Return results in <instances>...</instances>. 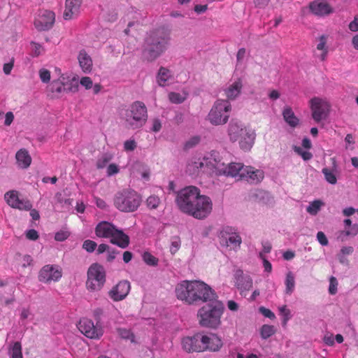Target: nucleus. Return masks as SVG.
<instances>
[{"instance_id": "obj_1", "label": "nucleus", "mask_w": 358, "mask_h": 358, "mask_svg": "<svg viewBox=\"0 0 358 358\" xmlns=\"http://www.w3.org/2000/svg\"><path fill=\"white\" fill-rule=\"evenodd\" d=\"M176 294L179 300L188 304L207 303L217 297L215 292L207 284L198 280L182 281L176 286Z\"/></svg>"}, {"instance_id": "obj_2", "label": "nucleus", "mask_w": 358, "mask_h": 358, "mask_svg": "<svg viewBox=\"0 0 358 358\" xmlns=\"http://www.w3.org/2000/svg\"><path fill=\"white\" fill-rule=\"evenodd\" d=\"M170 41V31L164 27L156 29L145 40L143 55L148 62L158 58L167 48Z\"/></svg>"}, {"instance_id": "obj_3", "label": "nucleus", "mask_w": 358, "mask_h": 358, "mask_svg": "<svg viewBox=\"0 0 358 358\" xmlns=\"http://www.w3.org/2000/svg\"><path fill=\"white\" fill-rule=\"evenodd\" d=\"M120 119L128 129L141 128L148 120V110L145 103L140 101L133 102L127 108L121 110Z\"/></svg>"}, {"instance_id": "obj_4", "label": "nucleus", "mask_w": 358, "mask_h": 358, "mask_svg": "<svg viewBox=\"0 0 358 358\" xmlns=\"http://www.w3.org/2000/svg\"><path fill=\"white\" fill-rule=\"evenodd\" d=\"M207 303L198 310L199 323L203 327L217 329L221 324L224 305L217 296Z\"/></svg>"}, {"instance_id": "obj_5", "label": "nucleus", "mask_w": 358, "mask_h": 358, "mask_svg": "<svg viewBox=\"0 0 358 358\" xmlns=\"http://www.w3.org/2000/svg\"><path fill=\"white\" fill-rule=\"evenodd\" d=\"M141 196L133 189H126L117 192L113 202L116 208L122 212H134L141 203Z\"/></svg>"}, {"instance_id": "obj_6", "label": "nucleus", "mask_w": 358, "mask_h": 358, "mask_svg": "<svg viewBox=\"0 0 358 358\" xmlns=\"http://www.w3.org/2000/svg\"><path fill=\"white\" fill-rule=\"evenodd\" d=\"M231 110V105L229 100L217 99L208 115V120L213 125L225 124L229 120Z\"/></svg>"}, {"instance_id": "obj_7", "label": "nucleus", "mask_w": 358, "mask_h": 358, "mask_svg": "<svg viewBox=\"0 0 358 358\" xmlns=\"http://www.w3.org/2000/svg\"><path fill=\"white\" fill-rule=\"evenodd\" d=\"M200 190L194 186H188L177 193L176 203L178 208L184 213L189 215L192 211L194 202L200 196Z\"/></svg>"}, {"instance_id": "obj_8", "label": "nucleus", "mask_w": 358, "mask_h": 358, "mask_svg": "<svg viewBox=\"0 0 358 358\" xmlns=\"http://www.w3.org/2000/svg\"><path fill=\"white\" fill-rule=\"evenodd\" d=\"M86 288L90 292L100 291L106 281V270L98 263L92 264L87 273Z\"/></svg>"}, {"instance_id": "obj_9", "label": "nucleus", "mask_w": 358, "mask_h": 358, "mask_svg": "<svg viewBox=\"0 0 358 358\" xmlns=\"http://www.w3.org/2000/svg\"><path fill=\"white\" fill-rule=\"evenodd\" d=\"M311 115L317 123L325 120L330 112L331 104L327 99L315 96L309 101Z\"/></svg>"}, {"instance_id": "obj_10", "label": "nucleus", "mask_w": 358, "mask_h": 358, "mask_svg": "<svg viewBox=\"0 0 358 358\" xmlns=\"http://www.w3.org/2000/svg\"><path fill=\"white\" fill-rule=\"evenodd\" d=\"M192 208L189 215L196 219L206 218L212 211V201L210 197L200 194L196 201L194 203Z\"/></svg>"}, {"instance_id": "obj_11", "label": "nucleus", "mask_w": 358, "mask_h": 358, "mask_svg": "<svg viewBox=\"0 0 358 358\" xmlns=\"http://www.w3.org/2000/svg\"><path fill=\"white\" fill-rule=\"evenodd\" d=\"M217 175H223L231 177H238L243 179L245 166L241 163L231 162L227 164L216 162L214 165Z\"/></svg>"}, {"instance_id": "obj_12", "label": "nucleus", "mask_w": 358, "mask_h": 358, "mask_svg": "<svg viewBox=\"0 0 358 358\" xmlns=\"http://www.w3.org/2000/svg\"><path fill=\"white\" fill-rule=\"evenodd\" d=\"M62 276V268L58 265L47 264L42 267L38 273V280L44 283L57 282Z\"/></svg>"}, {"instance_id": "obj_13", "label": "nucleus", "mask_w": 358, "mask_h": 358, "mask_svg": "<svg viewBox=\"0 0 358 358\" xmlns=\"http://www.w3.org/2000/svg\"><path fill=\"white\" fill-rule=\"evenodd\" d=\"M55 22V14L49 10H40L34 20V26L38 31L50 30Z\"/></svg>"}, {"instance_id": "obj_14", "label": "nucleus", "mask_w": 358, "mask_h": 358, "mask_svg": "<svg viewBox=\"0 0 358 358\" xmlns=\"http://www.w3.org/2000/svg\"><path fill=\"white\" fill-rule=\"evenodd\" d=\"M78 329L83 334L91 339H99L103 333L100 326L94 325L93 321L87 318L80 320Z\"/></svg>"}, {"instance_id": "obj_15", "label": "nucleus", "mask_w": 358, "mask_h": 358, "mask_svg": "<svg viewBox=\"0 0 358 358\" xmlns=\"http://www.w3.org/2000/svg\"><path fill=\"white\" fill-rule=\"evenodd\" d=\"M242 243L241 237L239 234L229 227L223 229L220 233V243L226 247H230L231 249L238 250L240 248Z\"/></svg>"}, {"instance_id": "obj_16", "label": "nucleus", "mask_w": 358, "mask_h": 358, "mask_svg": "<svg viewBox=\"0 0 358 358\" xmlns=\"http://www.w3.org/2000/svg\"><path fill=\"white\" fill-rule=\"evenodd\" d=\"M203 352L209 351L211 352H218L223 347V341L220 336L216 334H202Z\"/></svg>"}, {"instance_id": "obj_17", "label": "nucleus", "mask_w": 358, "mask_h": 358, "mask_svg": "<svg viewBox=\"0 0 358 358\" xmlns=\"http://www.w3.org/2000/svg\"><path fill=\"white\" fill-rule=\"evenodd\" d=\"M202 334L198 333L192 336H186L182 339V349L187 352H203Z\"/></svg>"}, {"instance_id": "obj_18", "label": "nucleus", "mask_w": 358, "mask_h": 358, "mask_svg": "<svg viewBox=\"0 0 358 358\" xmlns=\"http://www.w3.org/2000/svg\"><path fill=\"white\" fill-rule=\"evenodd\" d=\"M4 199L7 203L13 208H17L21 210H29L32 207V205L29 200L20 199L18 196V192L15 190L6 192L4 195Z\"/></svg>"}, {"instance_id": "obj_19", "label": "nucleus", "mask_w": 358, "mask_h": 358, "mask_svg": "<svg viewBox=\"0 0 358 358\" xmlns=\"http://www.w3.org/2000/svg\"><path fill=\"white\" fill-rule=\"evenodd\" d=\"M234 276L235 286L240 291L241 295H245V292L250 290L252 287V279L241 269L236 270Z\"/></svg>"}, {"instance_id": "obj_20", "label": "nucleus", "mask_w": 358, "mask_h": 358, "mask_svg": "<svg viewBox=\"0 0 358 358\" xmlns=\"http://www.w3.org/2000/svg\"><path fill=\"white\" fill-rule=\"evenodd\" d=\"M130 289V282L127 280H122L108 292V296L113 301H120L126 298Z\"/></svg>"}, {"instance_id": "obj_21", "label": "nucleus", "mask_w": 358, "mask_h": 358, "mask_svg": "<svg viewBox=\"0 0 358 358\" xmlns=\"http://www.w3.org/2000/svg\"><path fill=\"white\" fill-rule=\"evenodd\" d=\"M309 9L313 14L320 17L327 16L334 11L327 0H315L310 2Z\"/></svg>"}, {"instance_id": "obj_22", "label": "nucleus", "mask_w": 358, "mask_h": 358, "mask_svg": "<svg viewBox=\"0 0 358 358\" xmlns=\"http://www.w3.org/2000/svg\"><path fill=\"white\" fill-rule=\"evenodd\" d=\"M244 134L240 136L238 141L239 146L244 151H249L254 145L256 134L255 131L249 129L247 131H243Z\"/></svg>"}, {"instance_id": "obj_23", "label": "nucleus", "mask_w": 358, "mask_h": 358, "mask_svg": "<svg viewBox=\"0 0 358 358\" xmlns=\"http://www.w3.org/2000/svg\"><path fill=\"white\" fill-rule=\"evenodd\" d=\"M264 177V173L263 171L255 169L252 166H245L242 180H245L252 183H258L263 180Z\"/></svg>"}, {"instance_id": "obj_24", "label": "nucleus", "mask_w": 358, "mask_h": 358, "mask_svg": "<svg viewBox=\"0 0 358 358\" xmlns=\"http://www.w3.org/2000/svg\"><path fill=\"white\" fill-rule=\"evenodd\" d=\"M110 241L111 243L124 249L129 245V237L122 230L115 228L110 238Z\"/></svg>"}, {"instance_id": "obj_25", "label": "nucleus", "mask_w": 358, "mask_h": 358, "mask_svg": "<svg viewBox=\"0 0 358 358\" xmlns=\"http://www.w3.org/2000/svg\"><path fill=\"white\" fill-rule=\"evenodd\" d=\"M115 228L110 222L102 221L95 227V234L99 238H110Z\"/></svg>"}, {"instance_id": "obj_26", "label": "nucleus", "mask_w": 358, "mask_h": 358, "mask_svg": "<svg viewBox=\"0 0 358 358\" xmlns=\"http://www.w3.org/2000/svg\"><path fill=\"white\" fill-rule=\"evenodd\" d=\"M249 128L243 127L237 122L231 121L228 127V135L232 142H236L240 138V136L244 134L243 131H247Z\"/></svg>"}, {"instance_id": "obj_27", "label": "nucleus", "mask_w": 358, "mask_h": 358, "mask_svg": "<svg viewBox=\"0 0 358 358\" xmlns=\"http://www.w3.org/2000/svg\"><path fill=\"white\" fill-rule=\"evenodd\" d=\"M345 227H349L348 229L341 230L338 232L337 238L341 241H344L348 236H355L358 234V224H352L350 219H345L343 221Z\"/></svg>"}, {"instance_id": "obj_28", "label": "nucleus", "mask_w": 358, "mask_h": 358, "mask_svg": "<svg viewBox=\"0 0 358 358\" xmlns=\"http://www.w3.org/2000/svg\"><path fill=\"white\" fill-rule=\"evenodd\" d=\"M77 59L83 73H89L92 71L93 66L92 59L85 50H80Z\"/></svg>"}, {"instance_id": "obj_29", "label": "nucleus", "mask_w": 358, "mask_h": 358, "mask_svg": "<svg viewBox=\"0 0 358 358\" xmlns=\"http://www.w3.org/2000/svg\"><path fill=\"white\" fill-rule=\"evenodd\" d=\"M82 0H66V7L64 13L65 20H71L79 12Z\"/></svg>"}, {"instance_id": "obj_30", "label": "nucleus", "mask_w": 358, "mask_h": 358, "mask_svg": "<svg viewBox=\"0 0 358 358\" xmlns=\"http://www.w3.org/2000/svg\"><path fill=\"white\" fill-rule=\"evenodd\" d=\"M242 88V80L238 78L224 90L225 95L228 99L234 100L240 95Z\"/></svg>"}, {"instance_id": "obj_31", "label": "nucleus", "mask_w": 358, "mask_h": 358, "mask_svg": "<svg viewBox=\"0 0 358 358\" xmlns=\"http://www.w3.org/2000/svg\"><path fill=\"white\" fill-rule=\"evenodd\" d=\"M15 159L18 166L22 169H27L31 163V157L29 152L24 148H22L17 152Z\"/></svg>"}, {"instance_id": "obj_32", "label": "nucleus", "mask_w": 358, "mask_h": 358, "mask_svg": "<svg viewBox=\"0 0 358 358\" xmlns=\"http://www.w3.org/2000/svg\"><path fill=\"white\" fill-rule=\"evenodd\" d=\"M173 78L172 72L165 67H160L156 76L157 84L161 87L168 85V81Z\"/></svg>"}, {"instance_id": "obj_33", "label": "nucleus", "mask_w": 358, "mask_h": 358, "mask_svg": "<svg viewBox=\"0 0 358 358\" xmlns=\"http://www.w3.org/2000/svg\"><path fill=\"white\" fill-rule=\"evenodd\" d=\"M282 116L284 120L291 127L294 128L299 125V120L290 107L287 106L283 109Z\"/></svg>"}, {"instance_id": "obj_34", "label": "nucleus", "mask_w": 358, "mask_h": 358, "mask_svg": "<svg viewBox=\"0 0 358 358\" xmlns=\"http://www.w3.org/2000/svg\"><path fill=\"white\" fill-rule=\"evenodd\" d=\"M328 36L322 35L319 37V43L317 45V50L321 51L319 58L321 61H324L328 55V46L327 45Z\"/></svg>"}, {"instance_id": "obj_35", "label": "nucleus", "mask_w": 358, "mask_h": 358, "mask_svg": "<svg viewBox=\"0 0 358 358\" xmlns=\"http://www.w3.org/2000/svg\"><path fill=\"white\" fill-rule=\"evenodd\" d=\"M285 284L286 287L285 293L287 294H291L294 292L295 287L294 276L291 271L287 273Z\"/></svg>"}, {"instance_id": "obj_36", "label": "nucleus", "mask_w": 358, "mask_h": 358, "mask_svg": "<svg viewBox=\"0 0 358 358\" xmlns=\"http://www.w3.org/2000/svg\"><path fill=\"white\" fill-rule=\"evenodd\" d=\"M9 354L10 358H23L20 342L16 341L13 343L9 350Z\"/></svg>"}, {"instance_id": "obj_37", "label": "nucleus", "mask_w": 358, "mask_h": 358, "mask_svg": "<svg viewBox=\"0 0 358 358\" xmlns=\"http://www.w3.org/2000/svg\"><path fill=\"white\" fill-rule=\"evenodd\" d=\"M134 173L136 171L138 173L141 175V177L146 180H149L150 178V171L149 170L145 167L143 164L140 163H137L134 164L133 167Z\"/></svg>"}, {"instance_id": "obj_38", "label": "nucleus", "mask_w": 358, "mask_h": 358, "mask_svg": "<svg viewBox=\"0 0 358 358\" xmlns=\"http://www.w3.org/2000/svg\"><path fill=\"white\" fill-rule=\"evenodd\" d=\"M324 176L325 180L331 185H335L337 182V178L333 171L328 168H323L322 170Z\"/></svg>"}, {"instance_id": "obj_39", "label": "nucleus", "mask_w": 358, "mask_h": 358, "mask_svg": "<svg viewBox=\"0 0 358 358\" xmlns=\"http://www.w3.org/2000/svg\"><path fill=\"white\" fill-rule=\"evenodd\" d=\"M275 334V329L272 325L264 324L261 328V336L267 339Z\"/></svg>"}, {"instance_id": "obj_40", "label": "nucleus", "mask_w": 358, "mask_h": 358, "mask_svg": "<svg viewBox=\"0 0 358 358\" xmlns=\"http://www.w3.org/2000/svg\"><path fill=\"white\" fill-rule=\"evenodd\" d=\"M322 205V202L320 200H315L310 203V205L307 207V212L311 215H316L320 210L321 206Z\"/></svg>"}, {"instance_id": "obj_41", "label": "nucleus", "mask_w": 358, "mask_h": 358, "mask_svg": "<svg viewBox=\"0 0 358 358\" xmlns=\"http://www.w3.org/2000/svg\"><path fill=\"white\" fill-rule=\"evenodd\" d=\"M160 203V199L156 195H151L146 200V205L150 209H156Z\"/></svg>"}, {"instance_id": "obj_42", "label": "nucleus", "mask_w": 358, "mask_h": 358, "mask_svg": "<svg viewBox=\"0 0 358 358\" xmlns=\"http://www.w3.org/2000/svg\"><path fill=\"white\" fill-rule=\"evenodd\" d=\"M143 261L149 266H157L158 264V259L148 252H145L143 255Z\"/></svg>"}, {"instance_id": "obj_43", "label": "nucleus", "mask_w": 358, "mask_h": 358, "mask_svg": "<svg viewBox=\"0 0 358 358\" xmlns=\"http://www.w3.org/2000/svg\"><path fill=\"white\" fill-rule=\"evenodd\" d=\"M117 333L124 339L131 340V342L134 340V336L129 329L119 328L117 329Z\"/></svg>"}, {"instance_id": "obj_44", "label": "nucleus", "mask_w": 358, "mask_h": 358, "mask_svg": "<svg viewBox=\"0 0 358 358\" xmlns=\"http://www.w3.org/2000/svg\"><path fill=\"white\" fill-rule=\"evenodd\" d=\"M294 150L295 152H296L299 155H300L303 160L308 161L312 159L313 155L311 152L308 151H304L301 148L295 146L294 148Z\"/></svg>"}, {"instance_id": "obj_45", "label": "nucleus", "mask_w": 358, "mask_h": 358, "mask_svg": "<svg viewBox=\"0 0 358 358\" xmlns=\"http://www.w3.org/2000/svg\"><path fill=\"white\" fill-rule=\"evenodd\" d=\"M169 101L173 103H181L184 101L185 98L180 94L177 92H170L169 94Z\"/></svg>"}, {"instance_id": "obj_46", "label": "nucleus", "mask_w": 358, "mask_h": 358, "mask_svg": "<svg viewBox=\"0 0 358 358\" xmlns=\"http://www.w3.org/2000/svg\"><path fill=\"white\" fill-rule=\"evenodd\" d=\"M20 259L19 261L20 262L21 266L23 268H27V266H31L33 264V259L30 255H19Z\"/></svg>"}, {"instance_id": "obj_47", "label": "nucleus", "mask_w": 358, "mask_h": 358, "mask_svg": "<svg viewBox=\"0 0 358 358\" xmlns=\"http://www.w3.org/2000/svg\"><path fill=\"white\" fill-rule=\"evenodd\" d=\"M338 281L334 276H331L329 278V292L331 295H334L337 292Z\"/></svg>"}, {"instance_id": "obj_48", "label": "nucleus", "mask_w": 358, "mask_h": 358, "mask_svg": "<svg viewBox=\"0 0 358 358\" xmlns=\"http://www.w3.org/2000/svg\"><path fill=\"white\" fill-rule=\"evenodd\" d=\"M97 244L96 242L91 240H86L83 244V248L88 252H92L95 250Z\"/></svg>"}, {"instance_id": "obj_49", "label": "nucleus", "mask_w": 358, "mask_h": 358, "mask_svg": "<svg viewBox=\"0 0 358 358\" xmlns=\"http://www.w3.org/2000/svg\"><path fill=\"white\" fill-rule=\"evenodd\" d=\"M200 142V137L198 136H193L190 138L186 143H185V149H190L199 144Z\"/></svg>"}, {"instance_id": "obj_50", "label": "nucleus", "mask_w": 358, "mask_h": 358, "mask_svg": "<svg viewBox=\"0 0 358 358\" xmlns=\"http://www.w3.org/2000/svg\"><path fill=\"white\" fill-rule=\"evenodd\" d=\"M39 76L42 82L47 83L50 80V71L42 69L39 71Z\"/></svg>"}, {"instance_id": "obj_51", "label": "nucleus", "mask_w": 358, "mask_h": 358, "mask_svg": "<svg viewBox=\"0 0 358 358\" xmlns=\"http://www.w3.org/2000/svg\"><path fill=\"white\" fill-rule=\"evenodd\" d=\"M31 45L32 46V50H33V52H34L33 53L34 56L38 57L42 52H43L44 49H43V46L41 44L35 43V42H31Z\"/></svg>"}, {"instance_id": "obj_52", "label": "nucleus", "mask_w": 358, "mask_h": 358, "mask_svg": "<svg viewBox=\"0 0 358 358\" xmlns=\"http://www.w3.org/2000/svg\"><path fill=\"white\" fill-rule=\"evenodd\" d=\"M280 313L284 316L283 324L286 325L287 321L290 319V310L287 308L286 306H282L279 308Z\"/></svg>"}, {"instance_id": "obj_53", "label": "nucleus", "mask_w": 358, "mask_h": 358, "mask_svg": "<svg viewBox=\"0 0 358 358\" xmlns=\"http://www.w3.org/2000/svg\"><path fill=\"white\" fill-rule=\"evenodd\" d=\"M80 83L82 86H83L86 90H90L93 86V82L90 77L85 76L81 78L80 80Z\"/></svg>"}, {"instance_id": "obj_54", "label": "nucleus", "mask_w": 358, "mask_h": 358, "mask_svg": "<svg viewBox=\"0 0 358 358\" xmlns=\"http://www.w3.org/2000/svg\"><path fill=\"white\" fill-rule=\"evenodd\" d=\"M136 148V143L134 140H127L124 143V149L125 151H133Z\"/></svg>"}, {"instance_id": "obj_55", "label": "nucleus", "mask_w": 358, "mask_h": 358, "mask_svg": "<svg viewBox=\"0 0 358 358\" xmlns=\"http://www.w3.org/2000/svg\"><path fill=\"white\" fill-rule=\"evenodd\" d=\"M69 236V232L61 231L55 234V239L57 241H64L67 239Z\"/></svg>"}, {"instance_id": "obj_56", "label": "nucleus", "mask_w": 358, "mask_h": 358, "mask_svg": "<svg viewBox=\"0 0 358 358\" xmlns=\"http://www.w3.org/2000/svg\"><path fill=\"white\" fill-rule=\"evenodd\" d=\"M120 169L117 165L115 164H110L107 168V174L110 176L115 175L119 172Z\"/></svg>"}, {"instance_id": "obj_57", "label": "nucleus", "mask_w": 358, "mask_h": 358, "mask_svg": "<svg viewBox=\"0 0 358 358\" xmlns=\"http://www.w3.org/2000/svg\"><path fill=\"white\" fill-rule=\"evenodd\" d=\"M259 311L266 317H268L270 319L275 318L274 313L271 310H269L268 308H266L264 307H260Z\"/></svg>"}, {"instance_id": "obj_58", "label": "nucleus", "mask_w": 358, "mask_h": 358, "mask_svg": "<svg viewBox=\"0 0 358 358\" xmlns=\"http://www.w3.org/2000/svg\"><path fill=\"white\" fill-rule=\"evenodd\" d=\"M26 237L31 241H36L38 238V234L35 229H29L26 232Z\"/></svg>"}, {"instance_id": "obj_59", "label": "nucleus", "mask_w": 358, "mask_h": 358, "mask_svg": "<svg viewBox=\"0 0 358 358\" xmlns=\"http://www.w3.org/2000/svg\"><path fill=\"white\" fill-rule=\"evenodd\" d=\"M317 238L319 243L322 245H327L328 244V240L325 234L322 231H318L317 234Z\"/></svg>"}, {"instance_id": "obj_60", "label": "nucleus", "mask_w": 358, "mask_h": 358, "mask_svg": "<svg viewBox=\"0 0 358 358\" xmlns=\"http://www.w3.org/2000/svg\"><path fill=\"white\" fill-rule=\"evenodd\" d=\"M259 257L263 260L264 267L265 271L270 273L272 270L271 264L264 257L262 252L259 253Z\"/></svg>"}, {"instance_id": "obj_61", "label": "nucleus", "mask_w": 358, "mask_h": 358, "mask_svg": "<svg viewBox=\"0 0 358 358\" xmlns=\"http://www.w3.org/2000/svg\"><path fill=\"white\" fill-rule=\"evenodd\" d=\"M162 129V123L159 120L154 119L152 121V131L158 132Z\"/></svg>"}, {"instance_id": "obj_62", "label": "nucleus", "mask_w": 358, "mask_h": 358, "mask_svg": "<svg viewBox=\"0 0 358 358\" xmlns=\"http://www.w3.org/2000/svg\"><path fill=\"white\" fill-rule=\"evenodd\" d=\"M110 158L103 156L101 159H99L96 166L99 169L103 168L106 163L110 161Z\"/></svg>"}, {"instance_id": "obj_63", "label": "nucleus", "mask_w": 358, "mask_h": 358, "mask_svg": "<svg viewBox=\"0 0 358 358\" xmlns=\"http://www.w3.org/2000/svg\"><path fill=\"white\" fill-rule=\"evenodd\" d=\"M94 200H95V203H96L97 207H99V208L105 209L107 207L106 203L105 202V201L103 199L99 198L97 196H95Z\"/></svg>"}, {"instance_id": "obj_64", "label": "nucleus", "mask_w": 358, "mask_h": 358, "mask_svg": "<svg viewBox=\"0 0 358 358\" xmlns=\"http://www.w3.org/2000/svg\"><path fill=\"white\" fill-rule=\"evenodd\" d=\"M349 29L352 31H358V16L355 17L354 20L352 21L349 24Z\"/></svg>"}]
</instances>
